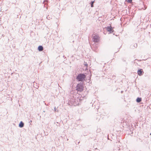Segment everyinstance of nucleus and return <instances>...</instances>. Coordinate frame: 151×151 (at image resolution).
<instances>
[{"mask_svg":"<svg viewBox=\"0 0 151 151\" xmlns=\"http://www.w3.org/2000/svg\"><path fill=\"white\" fill-rule=\"evenodd\" d=\"M86 76L84 74H79L77 77V79L79 81H82L86 78Z\"/></svg>","mask_w":151,"mask_h":151,"instance_id":"f257e3e1","label":"nucleus"},{"mask_svg":"<svg viewBox=\"0 0 151 151\" xmlns=\"http://www.w3.org/2000/svg\"><path fill=\"white\" fill-rule=\"evenodd\" d=\"M93 42H98L99 41L100 37L97 35H93Z\"/></svg>","mask_w":151,"mask_h":151,"instance_id":"f03ea898","label":"nucleus"},{"mask_svg":"<svg viewBox=\"0 0 151 151\" xmlns=\"http://www.w3.org/2000/svg\"><path fill=\"white\" fill-rule=\"evenodd\" d=\"M83 86L80 84H78L76 86V90L77 91H82L83 90Z\"/></svg>","mask_w":151,"mask_h":151,"instance_id":"7ed1b4c3","label":"nucleus"},{"mask_svg":"<svg viewBox=\"0 0 151 151\" xmlns=\"http://www.w3.org/2000/svg\"><path fill=\"white\" fill-rule=\"evenodd\" d=\"M107 31L110 32V33H112L114 32V30L111 26L108 27H107Z\"/></svg>","mask_w":151,"mask_h":151,"instance_id":"20e7f679","label":"nucleus"},{"mask_svg":"<svg viewBox=\"0 0 151 151\" xmlns=\"http://www.w3.org/2000/svg\"><path fill=\"white\" fill-rule=\"evenodd\" d=\"M138 74L140 76H141L142 74V73H143V71L142 69H141L138 71L137 72Z\"/></svg>","mask_w":151,"mask_h":151,"instance_id":"39448f33","label":"nucleus"},{"mask_svg":"<svg viewBox=\"0 0 151 151\" xmlns=\"http://www.w3.org/2000/svg\"><path fill=\"white\" fill-rule=\"evenodd\" d=\"M43 48L42 46H40L38 47V50L39 51H42L43 50Z\"/></svg>","mask_w":151,"mask_h":151,"instance_id":"423d86ee","label":"nucleus"},{"mask_svg":"<svg viewBox=\"0 0 151 151\" xmlns=\"http://www.w3.org/2000/svg\"><path fill=\"white\" fill-rule=\"evenodd\" d=\"M24 124L22 122H21L19 124V126L20 127H23Z\"/></svg>","mask_w":151,"mask_h":151,"instance_id":"0eeeda50","label":"nucleus"},{"mask_svg":"<svg viewBox=\"0 0 151 151\" xmlns=\"http://www.w3.org/2000/svg\"><path fill=\"white\" fill-rule=\"evenodd\" d=\"M142 100L141 98H138L136 100L137 101V102H140Z\"/></svg>","mask_w":151,"mask_h":151,"instance_id":"6e6552de","label":"nucleus"},{"mask_svg":"<svg viewBox=\"0 0 151 151\" xmlns=\"http://www.w3.org/2000/svg\"><path fill=\"white\" fill-rule=\"evenodd\" d=\"M84 65L86 67V69H87L88 67V64H87L86 63H84Z\"/></svg>","mask_w":151,"mask_h":151,"instance_id":"1a4fd4ad","label":"nucleus"},{"mask_svg":"<svg viewBox=\"0 0 151 151\" xmlns=\"http://www.w3.org/2000/svg\"><path fill=\"white\" fill-rule=\"evenodd\" d=\"M94 1H92L91 3V7H93V3H94Z\"/></svg>","mask_w":151,"mask_h":151,"instance_id":"9d476101","label":"nucleus"},{"mask_svg":"<svg viewBox=\"0 0 151 151\" xmlns=\"http://www.w3.org/2000/svg\"><path fill=\"white\" fill-rule=\"evenodd\" d=\"M132 1L129 0V1H128V2H129V3H131V2H132Z\"/></svg>","mask_w":151,"mask_h":151,"instance_id":"9b49d317","label":"nucleus"}]
</instances>
